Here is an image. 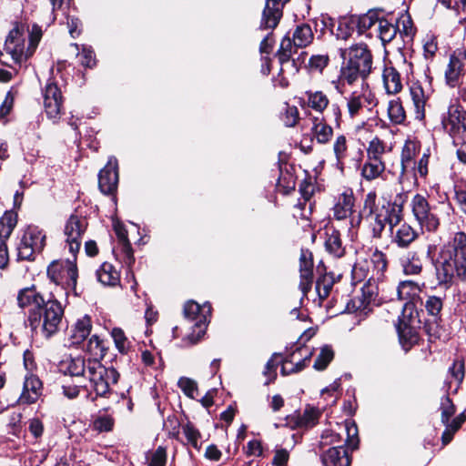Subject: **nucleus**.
I'll list each match as a JSON object with an SVG mask.
<instances>
[{
	"label": "nucleus",
	"mask_w": 466,
	"mask_h": 466,
	"mask_svg": "<svg viewBox=\"0 0 466 466\" xmlns=\"http://www.w3.org/2000/svg\"><path fill=\"white\" fill-rule=\"evenodd\" d=\"M438 284L448 289L466 276V234L455 233L453 238L443 245L434 262Z\"/></svg>",
	"instance_id": "obj_1"
},
{
	"label": "nucleus",
	"mask_w": 466,
	"mask_h": 466,
	"mask_svg": "<svg viewBox=\"0 0 466 466\" xmlns=\"http://www.w3.org/2000/svg\"><path fill=\"white\" fill-rule=\"evenodd\" d=\"M342 64L339 81L352 85L359 79L364 81L372 72L373 56L370 46L364 42H358L349 47L340 48Z\"/></svg>",
	"instance_id": "obj_2"
},
{
	"label": "nucleus",
	"mask_w": 466,
	"mask_h": 466,
	"mask_svg": "<svg viewBox=\"0 0 466 466\" xmlns=\"http://www.w3.org/2000/svg\"><path fill=\"white\" fill-rule=\"evenodd\" d=\"M63 319L61 303L56 299H49L41 307L29 310L27 323L33 332L50 339L60 330Z\"/></svg>",
	"instance_id": "obj_3"
},
{
	"label": "nucleus",
	"mask_w": 466,
	"mask_h": 466,
	"mask_svg": "<svg viewBox=\"0 0 466 466\" xmlns=\"http://www.w3.org/2000/svg\"><path fill=\"white\" fill-rule=\"evenodd\" d=\"M42 38V29L37 25L32 26L28 35L24 25H15L8 34L4 51L19 66L35 53Z\"/></svg>",
	"instance_id": "obj_4"
},
{
	"label": "nucleus",
	"mask_w": 466,
	"mask_h": 466,
	"mask_svg": "<svg viewBox=\"0 0 466 466\" xmlns=\"http://www.w3.org/2000/svg\"><path fill=\"white\" fill-rule=\"evenodd\" d=\"M119 374L114 368H106L96 359L89 360L87 374L85 379L88 380L96 397L108 398L110 386L116 384Z\"/></svg>",
	"instance_id": "obj_5"
},
{
	"label": "nucleus",
	"mask_w": 466,
	"mask_h": 466,
	"mask_svg": "<svg viewBox=\"0 0 466 466\" xmlns=\"http://www.w3.org/2000/svg\"><path fill=\"white\" fill-rule=\"evenodd\" d=\"M402 219V204H398L397 201L394 203H389L387 206H383L380 209L371 211L369 220L372 238H381L382 233L387 226L389 227V231H390L392 227Z\"/></svg>",
	"instance_id": "obj_6"
},
{
	"label": "nucleus",
	"mask_w": 466,
	"mask_h": 466,
	"mask_svg": "<svg viewBox=\"0 0 466 466\" xmlns=\"http://www.w3.org/2000/svg\"><path fill=\"white\" fill-rule=\"evenodd\" d=\"M46 245V235L37 227L29 226L17 247L19 260H35V254L42 251Z\"/></svg>",
	"instance_id": "obj_7"
},
{
	"label": "nucleus",
	"mask_w": 466,
	"mask_h": 466,
	"mask_svg": "<svg viewBox=\"0 0 466 466\" xmlns=\"http://www.w3.org/2000/svg\"><path fill=\"white\" fill-rule=\"evenodd\" d=\"M47 276L55 284L76 292L78 273L75 261H53L47 268Z\"/></svg>",
	"instance_id": "obj_8"
},
{
	"label": "nucleus",
	"mask_w": 466,
	"mask_h": 466,
	"mask_svg": "<svg viewBox=\"0 0 466 466\" xmlns=\"http://www.w3.org/2000/svg\"><path fill=\"white\" fill-rule=\"evenodd\" d=\"M410 208L413 217L422 228L430 232L437 230L440 219L434 212L436 208L431 207L424 196L416 194L411 199Z\"/></svg>",
	"instance_id": "obj_9"
},
{
	"label": "nucleus",
	"mask_w": 466,
	"mask_h": 466,
	"mask_svg": "<svg viewBox=\"0 0 466 466\" xmlns=\"http://www.w3.org/2000/svg\"><path fill=\"white\" fill-rule=\"evenodd\" d=\"M420 329V321L416 312H402V318L399 320L397 330L400 342L406 351L419 342Z\"/></svg>",
	"instance_id": "obj_10"
},
{
	"label": "nucleus",
	"mask_w": 466,
	"mask_h": 466,
	"mask_svg": "<svg viewBox=\"0 0 466 466\" xmlns=\"http://www.w3.org/2000/svg\"><path fill=\"white\" fill-rule=\"evenodd\" d=\"M211 307L209 304H204L200 306L196 301L190 300L185 303L184 305V317L190 320L195 321L194 328L197 332V336L194 334L188 337L191 343H196L198 341L201 336L204 335L207 328L208 319L210 315Z\"/></svg>",
	"instance_id": "obj_11"
},
{
	"label": "nucleus",
	"mask_w": 466,
	"mask_h": 466,
	"mask_svg": "<svg viewBox=\"0 0 466 466\" xmlns=\"http://www.w3.org/2000/svg\"><path fill=\"white\" fill-rule=\"evenodd\" d=\"M440 409L441 411V422L446 427L442 433L441 440L442 443L446 445L452 440L454 433L461 427L466 417L461 413L451 420V418L455 413V407L451 399L447 396L441 399Z\"/></svg>",
	"instance_id": "obj_12"
},
{
	"label": "nucleus",
	"mask_w": 466,
	"mask_h": 466,
	"mask_svg": "<svg viewBox=\"0 0 466 466\" xmlns=\"http://www.w3.org/2000/svg\"><path fill=\"white\" fill-rule=\"evenodd\" d=\"M87 222L85 218L71 215L66 223L64 233L69 252L76 257L81 247V239L86 229Z\"/></svg>",
	"instance_id": "obj_13"
},
{
	"label": "nucleus",
	"mask_w": 466,
	"mask_h": 466,
	"mask_svg": "<svg viewBox=\"0 0 466 466\" xmlns=\"http://www.w3.org/2000/svg\"><path fill=\"white\" fill-rule=\"evenodd\" d=\"M348 113L351 118L359 116L364 109L371 110L377 105V100L372 92L362 85L360 90L351 92L347 97Z\"/></svg>",
	"instance_id": "obj_14"
},
{
	"label": "nucleus",
	"mask_w": 466,
	"mask_h": 466,
	"mask_svg": "<svg viewBox=\"0 0 466 466\" xmlns=\"http://www.w3.org/2000/svg\"><path fill=\"white\" fill-rule=\"evenodd\" d=\"M63 104L61 90L52 80H48L44 90V107L46 116L56 121L59 118Z\"/></svg>",
	"instance_id": "obj_15"
},
{
	"label": "nucleus",
	"mask_w": 466,
	"mask_h": 466,
	"mask_svg": "<svg viewBox=\"0 0 466 466\" xmlns=\"http://www.w3.org/2000/svg\"><path fill=\"white\" fill-rule=\"evenodd\" d=\"M424 283H418L412 280L400 281L397 288V295L400 300H405L402 312H415L414 308L420 300V294L422 291Z\"/></svg>",
	"instance_id": "obj_16"
},
{
	"label": "nucleus",
	"mask_w": 466,
	"mask_h": 466,
	"mask_svg": "<svg viewBox=\"0 0 466 466\" xmlns=\"http://www.w3.org/2000/svg\"><path fill=\"white\" fill-rule=\"evenodd\" d=\"M118 184V165L116 157H109L98 174V187L105 195L114 194Z\"/></svg>",
	"instance_id": "obj_17"
},
{
	"label": "nucleus",
	"mask_w": 466,
	"mask_h": 466,
	"mask_svg": "<svg viewBox=\"0 0 466 466\" xmlns=\"http://www.w3.org/2000/svg\"><path fill=\"white\" fill-rule=\"evenodd\" d=\"M442 126L451 136L465 132L466 110L461 105L450 106L447 116L442 118Z\"/></svg>",
	"instance_id": "obj_18"
},
{
	"label": "nucleus",
	"mask_w": 466,
	"mask_h": 466,
	"mask_svg": "<svg viewBox=\"0 0 466 466\" xmlns=\"http://www.w3.org/2000/svg\"><path fill=\"white\" fill-rule=\"evenodd\" d=\"M354 200L351 191L339 195L333 208L334 218L338 220L350 218L351 226H358L360 223L361 217L360 215L355 216L353 213Z\"/></svg>",
	"instance_id": "obj_19"
},
{
	"label": "nucleus",
	"mask_w": 466,
	"mask_h": 466,
	"mask_svg": "<svg viewBox=\"0 0 466 466\" xmlns=\"http://www.w3.org/2000/svg\"><path fill=\"white\" fill-rule=\"evenodd\" d=\"M390 235L391 243L401 248H409L419 236L416 229L402 220L392 227Z\"/></svg>",
	"instance_id": "obj_20"
},
{
	"label": "nucleus",
	"mask_w": 466,
	"mask_h": 466,
	"mask_svg": "<svg viewBox=\"0 0 466 466\" xmlns=\"http://www.w3.org/2000/svg\"><path fill=\"white\" fill-rule=\"evenodd\" d=\"M289 1V0H266L260 27L264 29H274L282 16L283 5Z\"/></svg>",
	"instance_id": "obj_21"
},
{
	"label": "nucleus",
	"mask_w": 466,
	"mask_h": 466,
	"mask_svg": "<svg viewBox=\"0 0 466 466\" xmlns=\"http://www.w3.org/2000/svg\"><path fill=\"white\" fill-rule=\"evenodd\" d=\"M420 149V142L413 139L406 140L400 154V174L403 177L410 170H415V157Z\"/></svg>",
	"instance_id": "obj_22"
},
{
	"label": "nucleus",
	"mask_w": 466,
	"mask_h": 466,
	"mask_svg": "<svg viewBox=\"0 0 466 466\" xmlns=\"http://www.w3.org/2000/svg\"><path fill=\"white\" fill-rule=\"evenodd\" d=\"M42 382L35 375H29L25 378L23 390L18 399L19 404H33L42 395Z\"/></svg>",
	"instance_id": "obj_23"
},
{
	"label": "nucleus",
	"mask_w": 466,
	"mask_h": 466,
	"mask_svg": "<svg viewBox=\"0 0 466 466\" xmlns=\"http://www.w3.org/2000/svg\"><path fill=\"white\" fill-rule=\"evenodd\" d=\"M299 272L300 282L299 288L303 294L310 289L313 280V258L312 253L306 249H302L299 258Z\"/></svg>",
	"instance_id": "obj_24"
},
{
	"label": "nucleus",
	"mask_w": 466,
	"mask_h": 466,
	"mask_svg": "<svg viewBox=\"0 0 466 466\" xmlns=\"http://www.w3.org/2000/svg\"><path fill=\"white\" fill-rule=\"evenodd\" d=\"M323 466H350L351 460L343 446L332 447L321 455Z\"/></svg>",
	"instance_id": "obj_25"
},
{
	"label": "nucleus",
	"mask_w": 466,
	"mask_h": 466,
	"mask_svg": "<svg viewBox=\"0 0 466 466\" xmlns=\"http://www.w3.org/2000/svg\"><path fill=\"white\" fill-rule=\"evenodd\" d=\"M462 55L453 54L450 57L447 69L445 71V79L447 85L454 87L460 84L461 78L464 74V63L462 61Z\"/></svg>",
	"instance_id": "obj_26"
},
{
	"label": "nucleus",
	"mask_w": 466,
	"mask_h": 466,
	"mask_svg": "<svg viewBox=\"0 0 466 466\" xmlns=\"http://www.w3.org/2000/svg\"><path fill=\"white\" fill-rule=\"evenodd\" d=\"M310 131L313 138L320 145L328 144L333 136V128L324 117L314 116Z\"/></svg>",
	"instance_id": "obj_27"
},
{
	"label": "nucleus",
	"mask_w": 466,
	"mask_h": 466,
	"mask_svg": "<svg viewBox=\"0 0 466 466\" xmlns=\"http://www.w3.org/2000/svg\"><path fill=\"white\" fill-rule=\"evenodd\" d=\"M325 235L326 250L335 258L343 257L345 248L342 246L339 231L330 227L326 228Z\"/></svg>",
	"instance_id": "obj_28"
},
{
	"label": "nucleus",
	"mask_w": 466,
	"mask_h": 466,
	"mask_svg": "<svg viewBox=\"0 0 466 466\" xmlns=\"http://www.w3.org/2000/svg\"><path fill=\"white\" fill-rule=\"evenodd\" d=\"M410 92L415 108V117L416 119L422 120L425 117V105L429 96L425 93L420 83H413Z\"/></svg>",
	"instance_id": "obj_29"
},
{
	"label": "nucleus",
	"mask_w": 466,
	"mask_h": 466,
	"mask_svg": "<svg viewBox=\"0 0 466 466\" xmlns=\"http://www.w3.org/2000/svg\"><path fill=\"white\" fill-rule=\"evenodd\" d=\"M400 265L405 275H420L422 272V261L415 251H408L400 258Z\"/></svg>",
	"instance_id": "obj_30"
},
{
	"label": "nucleus",
	"mask_w": 466,
	"mask_h": 466,
	"mask_svg": "<svg viewBox=\"0 0 466 466\" xmlns=\"http://www.w3.org/2000/svg\"><path fill=\"white\" fill-rule=\"evenodd\" d=\"M46 300L36 291L35 286L22 289L17 295V304L21 309L33 305L34 308L41 307Z\"/></svg>",
	"instance_id": "obj_31"
},
{
	"label": "nucleus",
	"mask_w": 466,
	"mask_h": 466,
	"mask_svg": "<svg viewBox=\"0 0 466 466\" xmlns=\"http://www.w3.org/2000/svg\"><path fill=\"white\" fill-rule=\"evenodd\" d=\"M319 416L320 412L318 409L308 407L302 414L299 413L292 416L289 423H293L292 426L294 427L311 428L318 423Z\"/></svg>",
	"instance_id": "obj_32"
},
{
	"label": "nucleus",
	"mask_w": 466,
	"mask_h": 466,
	"mask_svg": "<svg viewBox=\"0 0 466 466\" xmlns=\"http://www.w3.org/2000/svg\"><path fill=\"white\" fill-rule=\"evenodd\" d=\"M96 277L105 286L115 287L120 282L119 271L110 263L105 262L96 270Z\"/></svg>",
	"instance_id": "obj_33"
},
{
	"label": "nucleus",
	"mask_w": 466,
	"mask_h": 466,
	"mask_svg": "<svg viewBox=\"0 0 466 466\" xmlns=\"http://www.w3.org/2000/svg\"><path fill=\"white\" fill-rule=\"evenodd\" d=\"M96 359L86 360L84 357L77 356L71 358L66 364V371L71 377L76 378V380H83L87 374V366H89V360H95Z\"/></svg>",
	"instance_id": "obj_34"
},
{
	"label": "nucleus",
	"mask_w": 466,
	"mask_h": 466,
	"mask_svg": "<svg viewBox=\"0 0 466 466\" xmlns=\"http://www.w3.org/2000/svg\"><path fill=\"white\" fill-rule=\"evenodd\" d=\"M380 13L376 10H370L365 15L351 18V25L357 28L358 35L364 34L374 25H378L380 21Z\"/></svg>",
	"instance_id": "obj_35"
},
{
	"label": "nucleus",
	"mask_w": 466,
	"mask_h": 466,
	"mask_svg": "<svg viewBox=\"0 0 466 466\" xmlns=\"http://www.w3.org/2000/svg\"><path fill=\"white\" fill-rule=\"evenodd\" d=\"M91 331V320L88 317L78 319L70 331L69 340L71 345H78L83 342Z\"/></svg>",
	"instance_id": "obj_36"
},
{
	"label": "nucleus",
	"mask_w": 466,
	"mask_h": 466,
	"mask_svg": "<svg viewBox=\"0 0 466 466\" xmlns=\"http://www.w3.org/2000/svg\"><path fill=\"white\" fill-rule=\"evenodd\" d=\"M385 163L383 160L372 159L367 157L361 167V176L367 181L375 180L384 173Z\"/></svg>",
	"instance_id": "obj_37"
},
{
	"label": "nucleus",
	"mask_w": 466,
	"mask_h": 466,
	"mask_svg": "<svg viewBox=\"0 0 466 466\" xmlns=\"http://www.w3.org/2000/svg\"><path fill=\"white\" fill-rule=\"evenodd\" d=\"M382 77L388 94L394 95L402 89L400 75L394 67H385Z\"/></svg>",
	"instance_id": "obj_38"
},
{
	"label": "nucleus",
	"mask_w": 466,
	"mask_h": 466,
	"mask_svg": "<svg viewBox=\"0 0 466 466\" xmlns=\"http://www.w3.org/2000/svg\"><path fill=\"white\" fill-rule=\"evenodd\" d=\"M293 44L296 47L303 48L310 45L314 34L309 25L301 24L296 26L292 35Z\"/></svg>",
	"instance_id": "obj_39"
},
{
	"label": "nucleus",
	"mask_w": 466,
	"mask_h": 466,
	"mask_svg": "<svg viewBox=\"0 0 466 466\" xmlns=\"http://www.w3.org/2000/svg\"><path fill=\"white\" fill-rule=\"evenodd\" d=\"M399 26L388 19L383 17L380 18L377 25L378 35L383 45L391 42L396 36Z\"/></svg>",
	"instance_id": "obj_40"
},
{
	"label": "nucleus",
	"mask_w": 466,
	"mask_h": 466,
	"mask_svg": "<svg viewBox=\"0 0 466 466\" xmlns=\"http://www.w3.org/2000/svg\"><path fill=\"white\" fill-rule=\"evenodd\" d=\"M17 224V215L5 211L0 218V240L6 242Z\"/></svg>",
	"instance_id": "obj_41"
},
{
	"label": "nucleus",
	"mask_w": 466,
	"mask_h": 466,
	"mask_svg": "<svg viewBox=\"0 0 466 466\" xmlns=\"http://www.w3.org/2000/svg\"><path fill=\"white\" fill-rule=\"evenodd\" d=\"M308 106L316 112L322 113L329 106V99L322 91H306Z\"/></svg>",
	"instance_id": "obj_42"
},
{
	"label": "nucleus",
	"mask_w": 466,
	"mask_h": 466,
	"mask_svg": "<svg viewBox=\"0 0 466 466\" xmlns=\"http://www.w3.org/2000/svg\"><path fill=\"white\" fill-rule=\"evenodd\" d=\"M292 55L293 53L291 52L278 51L277 56L281 66L280 74L288 71L289 74L295 75L299 72V64H298L295 59L291 58Z\"/></svg>",
	"instance_id": "obj_43"
},
{
	"label": "nucleus",
	"mask_w": 466,
	"mask_h": 466,
	"mask_svg": "<svg viewBox=\"0 0 466 466\" xmlns=\"http://www.w3.org/2000/svg\"><path fill=\"white\" fill-rule=\"evenodd\" d=\"M334 358V351L329 345L320 348V351L314 361L313 368L317 370H324Z\"/></svg>",
	"instance_id": "obj_44"
},
{
	"label": "nucleus",
	"mask_w": 466,
	"mask_h": 466,
	"mask_svg": "<svg viewBox=\"0 0 466 466\" xmlns=\"http://www.w3.org/2000/svg\"><path fill=\"white\" fill-rule=\"evenodd\" d=\"M386 144L378 137L369 142L367 147V157L382 160V156L386 153Z\"/></svg>",
	"instance_id": "obj_45"
},
{
	"label": "nucleus",
	"mask_w": 466,
	"mask_h": 466,
	"mask_svg": "<svg viewBox=\"0 0 466 466\" xmlns=\"http://www.w3.org/2000/svg\"><path fill=\"white\" fill-rule=\"evenodd\" d=\"M390 121L396 125L402 124L406 118L405 110L399 100H391L388 106Z\"/></svg>",
	"instance_id": "obj_46"
},
{
	"label": "nucleus",
	"mask_w": 466,
	"mask_h": 466,
	"mask_svg": "<svg viewBox=\"0 0 466 466\" xmlns=\"http://www.w3.org/2000/svg\"><path fill=\"white\" fill-rule=\"evenodd\" d=\"M348 150L347 138L344 135L336 137L333 143V152L336 157L337 166H343V159L346 157Z\"/></svg>",
	"instance_id": "obj_47"
},
{
	"label": "nucleus",
	"mask_w": 466,
	"mask_h": 466,
	"mask_svg": "<svg viewBox=\"0 0 466 466\" xmlns=\"http://www.w3.org/2000/svg\"><path fill=\"white\" fill-rule=\"evenodd\" d=\"M442 307V298L435 295L428 296L424 302V308L427 313L433 318H438L440 316Z\"/></svg>",
	"instance_id": "obj_48"
},
{
	"label": "nucleus",
	"mask_w": 466,
	"mask_h": 466,
	"mask_svg": "<svg viewBox=\"0 0 466 466\" xmlns=\"http://www.w3.org/2000/svg\"><path fill=\"white\" fill-rule=\"evenodd\" d=\"M115 425V420L107 414L98 415L93 421V429L98 432L111 431Z\"/></svg>",
	"instance_id": "obj_49"
},
{
	"label": "nucleus",
	"mask_w": 466,
	"mask_h": 466,
	"mask_svg": "<svg viewBox=\"0 0 466 466\" xmlns=\"http://www.w3.org/2000/svg\"><path fill=\"white\" fill-rule=\"evenodd\" d=\"M182 432L187 438V442L197 450H199L201 445L198 443L200 432L190 422L182 426Z\"/></svg>",
	"instance_id": "obj_50"
},
{
	"label": "nucleus",
	"mask_w": 466,
	"mask_h": 466,
	"mask_svg": "<svg viewBox=\"0 0 466 466\" xmlns=\"http://www.w3.org/2000/svg\"><path fill=\"white\" fill-rule=\"evenodd\" d=\"M399 30L400 35L405 37L411 39L415 34V28L413 26L412 20L408 14H403L399 19Z\"/></svg>",
	"instance_id": "obj_51"
},
{
	"label": "nucleus",
	"mask_w": 466,
	"mask_h": 466,
	"mask_svg": "<svg viewBox=\"0 0 466 466\" xmlns=\"http://www.w3.org/2000/svg\"><path fill=\"white\" fill-rule=\"evenodd\" d=\"M281 118L286 127H295L299 120V112L298 107L287 105Z\"/></svg>",
	"instance_id": "obj_52"
},
{
	"label": "nucleus",
	"mask_w": 466,
	"mask_h": 466,
	"mask_svg": "<svg viewBox=\"0 0 466 466\" xmlns=\"http://www.w3.org/2000/svg\"><path fill=\"white\" fill-rule=\"evenodd\" d=\"M347 432V445L351 449L355 450L358 447V428L354 421L347 420L344 425Z\"/></svg>",
	"instance_id": "obj_53"
},
{
	"label": "nucleus",
	"mask_w": 466,
	"mask_h": 466,
	"mask_svg": "<svg viewBox=\"0 0 466 466\" xmlns=\"http://www.w3.org/2000/svg\"><path fill=\"white\" fill-rule=\"evenodd\" d=\"M371 262L377 271V275L382 276L388 267L386 255L382 251L376 249L371 255Z\"/></svg>",
	"instance_id": "obj_54"
},
{
	"label": "nucleus",
	"mask_w": 466,
	"mask_h": 466,
	"mask_svg": "<svg viewBox=\"0 0 466 466\" xmlns=\"http://www.w3.org/2000/svg\"><path fill=\"white\" fill-rule=\"evenodd\" d=\"M86 350L95 358L103 357L105 354V347L103 341L98 336L93 335L86 344Z\"/></svg>",
	"instance_id": "obj_55"
},
{
	"label": "nucleus",
	"mask_w": 466,
	"mask_h": 466,
	"mask_svg": "<svg viewBox=\"0 0 466 466\" xmlns=\"http://www.w3.org/2000/svg\"><path fill=\"white\" fill-rule=\"evenodd\" d=\"M451 379L458 386L464 378V361L461 359H457L453 361L452 366L449 370Z\"/></svg>",
	"instance_id": "obj_56"
},
{
	"label": "nucleus",
	"mask_w": 466,
	"mask_h": 466,
	"mask_svg": "<svg viewBox=\"0 0 466 466\" xmlns=\"http://www.w3.org/2000/svg\"><path fill=\"white\" fill-rule=\"evenodd\" d=\"M111 336L114 339L116 347L120 352L124 353L128 350L129 342L121 329L114 328L111 331Z\"/></svg>",
	"instance_id": "obj_57"
},
{
	"label": "nucleus",
	"mask_w": 466,
	"mask_h": 466,
	"mask_svg": "<svg viewBox=\"0 0 466 466\" xmlns=\"http://www.w3.org/2000/svg\"><path fill=\"white\" fill-rule=\"evenodd\" d=\"M177 385L185 393V395L192 399L195 398V393L198 390L197 383L195 380L187 377H181L178 380Z\"/></svg>",
	"instance_id": "obj_58"
},
{
	"label": "nucleus",
	"mask_w": 466,
	"mask_h": 466,
	"mask_svg": "<svg viewBox=\"0 0 466 466\" xmlns=\"http://www.w3.org/2000/svg\"><path fill=\"white\" fill-rule=\"evenodd\" d=\"M355 28V26L351 25V18L340 21L338 25L336 35L339 39L347 40L352 36Z\"/></svg>",
	"instance_id": "obj_59"
},
{
	"label": "nucleus",
	"mask_w": 466,
	"mask_h": 466,
	"mask_svg": "<svg viewBox=\"0 0 466 466\" xmlns=\"http://www.w3.org/2000/svg\"><path fill=\"white\" fill-rule=\"evenodd\" d=\"M331 288L332 281L329 278L324 276L317 280L316 290L321 299H325L329 295Z\"/></svg>",
	"instance_id": "obj_60"
},
{
	"label": "nucleus",
	"mask_w": 466,
	"mask_h": 466,
	"mask_svg": "<svg viewBox=\"0 0 466 466\" xmlns=\"http://www.w3.org/2000/svg\"><path fill=\"white\" fill-rule=\"evenodd\" d=\"M329 60V59L327 55L312 56L309 61V67L310 70L322 72V70L328 66Z\"/></svg>",
	"instance_id": "obj_61"
},
{
	"label": "nucleus",
	"mask_w": 466,
	"mask_h": 466,
	"mask_svg": "<svg viewBox=\"0 0 466 466\" xmlns=\"http://www.w3.org/2000/svg\"><path fill=\"white\" fill-rule=\"evenodd\" d=\"M82 380H76V383H65L62 386L63 393L68 399H74L78 396L80 388H86L85 384H82Z\"/></svg>",
	"instance_id": "obj_62"
},
{
	"label": "nucleus",
	"mask_w": 466,
	"mask_h": 466,
	"mask_svg": "<svg viewBox=\"0 0 466 466\" xmlns=\"http://www.w3.org/2000/svg\"><path fill=\"white\" fill-rule=\"evenodd\" d=\"M80 63L83 66L93 67L96 65L94 51L86 46L82 47V51L78 54Z\"/></svg>",
	"instance_id": "obj_63"
},
{
	"label": "nucleus",
	"mask_w": 466,
	"mask_h": 466,
	"mask_svg": "<svg viewBox=\"0 0 466 466\" xmlns=\"http://www.w3.org/2000/svg\"><path fill=\"white\" fill-rule=\"evenodd\" d=\"M167 453L164 448L158 447L152 454L148 466H165Z\"/></svg>",
	"instance_id": "obj_64"
}]
</instances>
